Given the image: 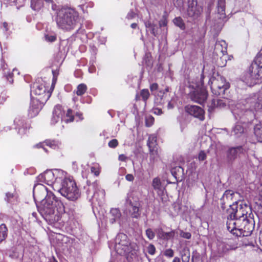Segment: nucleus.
I'll return each mask as SVG.
<instances>
[{"mask_svg":"<svg viewBox=\"0 0 262 262\" xmlns=\"http://www.w3.org/2000/svg\"><path fill=\"white\" fill-rule=\"evenodd\" d=\"M189 260V254L188 255H185L182 256V261L183 262H188Z\"/></svg>","mask_w":262,"mask_h":262,"instance_id":"nucleus-64","label":"nucleus"},{"mask_svg":"<svg viewBox=\"0 0 262 262\" xmlns=\"http://www.w3.org/2000/svg\"><path fill=\"white\" fill-rule=\"evenodd\" d=\"M31 93L38 96V98L36 99L42 100L43 102H47L50 97V94L47 92V89L42 83H34L31 89Z\"/></svg>","mask_w":262,"mask_h":262,"instance_id":"nucleus-11","label":"nucleus"},{"mask_svg":"<svg viewBox=\"0 0 262 262\" xmlns=\"http://www.w3.org/2000/svg\"><path fill=\"white\" fill-rule=\"evenodd\" d=\"M225 1L218 0L217 2V14L218 18L217 24L219 29H221L224 24L225 19L226 18L225 14Z\"/></svg>","mask_w":262,"mask_h":262,"instance_id":"nucleus-18","label":"nucleus"},{"mask_svg":"<svg viewBox=\"0 0 262 262\" xmlns=\"http://www.w3.org/2000/svg\"><path fill=\"white\" fill-rule=\"evenodd\" d=\"M46 102H43L42 100L37 99H32L29 109V113L31 114L37 115L42 109Z\"/></svg>","mask_w":262,"mask_h":262,"instance_id":"nucleus-21","label":"nucleus"},{"mask_svg":"<svg viewBox=\"0 0 262 262\" xmlns=\"http://www.w3.org/2000/svg\"><path fill=\"white\" fill-rule=\"evenodd\" d=\"M86 189V193L88 199L93 204L96 203L100 206L105 200V192L104 189L101 188L97 182L89 184L84 187Z\"/></svg>","mask_w":262,"mask_h":262,"instance_id":"nucleus-5","label":"nucleus"},{"mask_svg":"<svg viewBox=\"0 0 262 262\" xmlns=\"http://www.w3.org/2000/svg\"><path fill=\"white\" fill-rule=\"evenodd\" d=\"M47 188L43 185H37L33 189V197L34 201L36 204L39 203H41V201L43 200L45 198H47L49 194Z\"/></svg>","mask_w":262,"mask_h":262,"instance_id":"nucleus-16","label":"nucleus"},{"mask_svg":"<svg viewBox=\"0 0 262 262\" xmlns=\"http://www.w3.org/2000/svg\"><path fill=\"white\" fill-rule=\"evenodd\" d=\"M60 119L62 122L68 123L74 120L75 116H61Z\"/></svg>","mask_w":262,"mask_h":262,"instance_id":"nucleus-45","label":"nucleus"},{"mask_svg":"<svg viewBox=\"0 0 262 262\" xmlns=\"http://www.w3.org/2000/svg\"><path fill=\"white\" fill-rule=\"evenodd\" d=\"M87 90L86 85L84 83L79 84L77 88L76 94L78 96L83 95Z\"/></svg>","mask_w":262,"mask_h":262,"instance_id":"nucleus-40","label":"nucleus"},{"mask_svg":"<svg viewBox=\"0 0 262 262\" xmlns=\"http://www.w3.org/2000/svg\"><path fill=\"white\" fill-rule=\"evenodd\" d=\"M180 235L181 237L186 238V239H190L191 237V233L189 232H185L183 231H181L180 233Z\"/></svg>","mask_w":262,"mask_h":262,"instance_id":"nucleus-55","label":"nucleus"},{"mask_svg":"<svg viewBox=\"0 0 262 262\" xmlns=\"http://www.w3.org/2000/svg\"><path fill=\"white\" fill-rule=\"evenodd\" d=\"M38 180L40 182H45L48 185L52 186L54 190L55 188V178L54 170H48L44 173L40 174L38 177Z\"/></svg>","mask_w":262,"mask_h":262,"instance_id":"nucleus-17","label":"nucleus"},{"mask_svg":"<svg viewBox=\"0 0 262 262\" xmlns=\"http://www.w3.org/2000/svg\"><path fill=\"white\" fill-rule=\"evenodd\" d=\"M202 11V8L198 6L196 0H189L188 15L190 17H198Z\"/></svg>","mask_w":262,"mask_h":262,"instance_id":"nucleus-20","label":"nucleus"},{"mask_svg":"<svg viewBox=\"0 0 262 262\" xmlns=\"http://www.w3.org/2000/svg\"><path fill=\"white\" fill-rule=\"evenodd\" d=\"M210 87L214 95L222 96L225 94V91L229 88L230 84L224 77L217 75L216 77L212 78Z\"/></svg>","mask_w":262,"mask_h":262,"instance_id":"nucleus-7","label":"nucleus"},{"mask_svg":"<svg viewBox=\"0 0 262 262\" xmlns=\"http://www.w3.org/2000/svg\"><path fill=\"white\" fill-rule=\"evenodd\" d=\"M125 179L128 181L132 182L134 180V177L132 174H127L125 176Z\"/></svg>","mask_w":262,"mask_h":262,"instance_id":"nucleus-61","label":"nucleus"},{"mask_svg":"<svg viewBox=\"0 0 262 262\" xmlns=\"http://www.w3.org/2000/svg\"><path fill=\"white\" fill-rule=\"evenodd\" d=\"M47 146L54 149H57L61 147L62 144L61 142L56 140H47L44 143Z\"/></svg>","mask_w":262,"mask_h":262,"instance_id":"nucleus-29","label":"nucleus"},{"mask_svg":"<svg viewBox=\"0 0 262 262\" xmlns=\"http://www.w3.org/2000/svg\"><path fill=\"white\" fill-rule=\"evenodd\" d=\"M241 224V220L237 219L234 216H231V214H228L227 221V230L234 235L238 236V229Z\"/></svg>","mask_w":262,"mask_h":262,"instance_id":"nucleus-15","label":"nucleus"},{"mask_svg":"<svg viewBox=\"0 0 262 262\" xmlns=\"http://www.w3.org/2000/svg\"><path fill=\"white\" fill-rule=\"evenodd\" d=\"M169 92V88L166 87L164 90H159L157 92V93H154V95L157 97V98L160 99V102H163L165 97H166V93Z\"/></svg>","mask_w":262,"mask_h":262,"instance_id":"nucleus-35","label":"nucleus"},{"mask_svg":"<svg viewBox=\"0 0 262 262\" xmlns=\"http://www.w3.org/2000/svg\"><path fill=\"white\" fill-rule=\"evenodd\" d=\"M121 213L118 208H112L111 209L109 214V222L113 224L117 223L121 225Z\"/></svg>","mask_w":262,"mask_h":262,"instance_id":"nucleus-22","label":"nucleus"},{"mask_svg":"<svg viewBox=\"0 0 262 262\" xmlns=\"http://www.w3.org/2000/svg\"><path fill=\"white\" fill-rule=\"evenodd\" d=\"M66 113V110L62 105L57 104L55 106L53 111V115H64Z\"/></svg>","mask_w":262,"mask_h":262,"instance_id":"nucleus-39","label":"nucleus"},{"mask_svg":"<svg viewBox=\"0 0 262 262\" xmlns=\"http://www.w3.org/2000/svg\"><path fill=\"white\" fill-rule=\"evenodd\" d=\"M55 20L59 29L64 31H70L78 25L80 17L75 9L62 7L56 10Z\"/></svg>","mask_w":262,"mask_h":262,"instance_id":"nucleus-2","label":"nucleus"},{"mask_svg":"<svg viewBox=\"0 0 262 262\" xmlns=\"http://www.w3.org/2000/svg\"><path fill=\"white\" fill-rule=\"evenodd\" d=\"M91 172L94 173L95 176H97L99 174V169L97 166H93L91 168Z\"/></svg>","mask_w":262,"mask_h":262,"instance_id":"nucleus-54","label":"nucleus"},{"mask_svg":"<svg viewBox=\"0 0 262 262\" xmlns=\"http://www.w3.org/2000/svg\"><path fill=\"white\" fill-rule=\"evenodd\" d=\"M126 204L128 207L129 215L133 218L138 219L141 215V204L137 198L127 197Z\"/></svg>","mask_w":262,"mask_h":262,"instance_id":"nucleus-10","label":"nucleus"},{"mask_svg":"<svg viewBox=\"0 0 262 262\" xmlns=\"http://www.w3.org/2000/svg\"><path fill=\"white\" fill-rule=\"evenodd\" d=\"M164 255L169 257H172L173 256V251L171 249H166L164 252Z\"/></svg>","mask_w":262,"mask_h":262,"instance_id":"nucleus-53","label":"nucleus"},{"mask_svg":"<svg viewBox=\"0 0 262 262\" xmlns=\"http://www.w3.org/2000/svg\"><path fill=\"white\" fill-rule=\"evenodd\" d=\"M108 146L111 148H115L118 145V142L117 139L111 140L108 143Z\"/></svg>","mask_w":262,"mask_h":262,"instance_id":"nucleus-51","label":"nucleus"},{"mask_svg":"<svg viewBox=\"0 0 262 262\" xmlns=\"http://www.w3.org/2000/svg\"><path fill=\"white\" fill-rule=\"evenodd\" d=\"M220 47H222L221 50V53L224 55L227 53V44L224 40L217 41L215 43L214 46V50L216 54H218V50L220 49Z\"/></svg>","mask_w":262,"mask_h":262,"instance_id":"nucleus-28","label":"nucleus"},{"mask_svg":"<svg viewBox=\"0 0 262 262\" xmlns=\"http://www.w3.org/2000/svg\"><path fill=\"white\" fill-rule=\"evenodd\" d=\"M154 122V118L152 116H146L145 123L148 127L151 126Z\"/></svg>","mask_w":262,"mask_h":262,"instance_id":"nucleus-47","label":"nucleus"},{"mask_svg":"<svg viewBox=\"0 0 262 262\" xmlns=\"http://www.w3.org/2000/svg\"><path fill=\"white\" fill-rule=\"evenodd\" d=\"M60 116H53L51 119V123L55 124L60 119Z\"/></svg>","mask_w":262,"mask_h":262,"instance_id":"nucleus-59","label":"nucleus"},{"mask_svg":"<svg viewBox=\"0 0 262 262\" xmlns=\"http://www.w3.org/2000/svg\"><path fill=\"white\" fill-rule=\"evenodd\" d=\"M253 109L256 112L260 111V112L262 113V97L258 98V101L255 103L253 107L251 108V110Z\"/></svg>","mask_w":262,"mask_h":262,"instance_id":"nucleus-43","label":"nucleus"},{"mask_svg":"<svg viewBox=\"0 0 262 262\" xmlns=\"http://www.w3.org/2000/svg\"><path fill=\"white\" fill-rule=\"evenodd\" d=\"M159 155L158 148L149 149V166L152 168L156 162L158 161Z\"/></svg>","mask_w":262,"mask_h":262,"instance_id":"nucleus-27","label":"nucleus"},{"mask_svg":"<svg viewBox=\"0 0 262 262\" xmlns=\"http://www.w3.org/2000/svg\"><path fill=\"white\" fill-rule=\"evenodd\" d=\"M152 186L157 191L158 195H161L164 193V187L162 186L161 182L158 178H155L153 179Z\"/></svg>","mask_w":262,"mask_h":262,"instance_id":"nucleus-26","label":"nucleus"},{"mask_svg":"<svg viewBox=\"0 0 262 262\" xmlns=\"http://www.w3.org/2000/svg\"><path fill=\"white\" fill-rule=\"evenodd\" d=\"M127 239V236L123 233L118 234L116 237L115 249L120 255L130 252V244Z\"/></svg>","mask_w":262,"mask_h":262,"instance_id":"nucleus-8","label":"nucleus"},{"mask_svg":"<svg viewBox=\"0 0 262 262\" xmlns=\"http://www.w3.org/2000/svg\"><path fill=\"white\" fill-rule=\"evenodd\" d=\"M45 40L50 42H54L56 39V36L54 34H47L45 35Z\"/></svg>","mask_w":262,"mask_h":262,"instance_id":"nucleus-46","label":"nucleus"},{"mask_svg":"<svg viewBox=\"0 0 262 262\" xmlns=\"http://www.w3.org/2000/svg\"><path fill=\"white\" fill-rule=\"evenodd\" d=\"M198 159L199 161H203L206 159V154L204 151H201L198 155Z\"/></svg>","mask_w":262,"mask_h":262,"instance_id":"nucleus-52","label":"nucleus"},{"mask_svg":"<svg viewBox=\"0 0 262 262\" xmlns=\"http://www.w3.org/2000/svg\"><path fill=\"white\" fill-rule=\"evenodd\" d=\"M254 222L243 218L238 229V236H248L252 233L254 230Z\"/></svg>","mask_w":262,"mask_h":262,"instance_id":"nucleus-14","label":"nucleus"},{"mask_svg":"<svg viewBox=\"0 0 262 262\" xmlns=\"http://www.w3.org/2000/svg\"><path fill=\"white\" fill-rule=\"evenodd\" d=\"M173 3L176 7H181L183 5L182 0H173Z\"/></svg>","mask_w":262,"mask_h":262,"instance_id":"nucleus-58","label":"nucleus"},{"mask_svg":"<svg viewBox=\"0 0 262 262\" xmlns=\"http://www.w3.org/2000/svg\"><path fill=\"white\" fill-rule=\"evenodd\" d=\"M14 200V195L13 193L7 192L6 193L5 200L9 203H12Z\"/></svg>","mask_w":262,"mask_h":262,"instance_id":"nucleus-48","label":"nucleus"},{"mask_svg":"<svg viewBox=\"0 0 262 262\" xmlns=\"http://www.w3.org/2000/svg\"><path fill=\"white\" fill-rule=\"evenodd\" d=\"M173 23L175 25L179 27L182 30H184L185 28V24L182 18L180 17H176L173 19Z\"/></svg>","mask_w":262,"mask_h":262,"instance_id":"nucleus-42","label":"nucleus"},{"mask_svg":"<svg viewBox=\"0 0 262 262\" xmlns=\"http://www.w3.org/2000/svg\"><path fill=\"white\" fill-rule=\"evenodd\" d=\"M236 246L223 242H218L216 249L212 252L211 258L214 260L223 257L229 250L235 249Z\"/></svg>","mask_w":262,"mask_h":262,"instance_id":"nucleus-9","label":"nucleus"},{"mask_svg":"<svg viewBox=\"0 0 262 262\" xmlns=\"http://www.w3.org/2000/svg\"><path fill=\"white\" fill-rule=\"evenodd\" d=\"M254 134L258 141L262 142V121H259L255 125Z\"/></svg>","mask_w":262,"mask_h":262,"instance_id":"nucleus-30","label":"nucleus"},{"mask_svg":"<svg viewBox=\"0 0 262 262\" xmlns=\"http://www.w3.org/2000/svg\"><path fill=\"white\" fill-rule=\"evenodd\" d=\"M188 116H181V117L179 118V120L181 125H183V124L184 125V123H183V121L186 120V118Z\"/></svg>","mask_w":262,"mask_h":262,"instance_id":"nucleus-62","label":"nucleus"},{"mask_svg":"<svg viewBox=\"0 0 262 262\" xmlns=\"http://www.w3.org/2000/svg\"><path fill=\"white\" fill-rule=\"evenodd\" d=\"M244 149L242 146L235 147H230L226 152V159L229 163H232L241 153H243Z\"/></svg>","mask_w":262,"mask_h":262,"instance_id":"nucleus-19","label":"nucleus"},{"mask_svg":"<svg viewBox=\"0 0 262 262\" xmlns=\"http://www.w3.org/2000/svg\"><path fill=\"white\" fill-rule=\"evenodd\" d=\"M127 158L126 156H125L124 155L122 154L119 156V160L121 161H126Z\"/></svg>","mask_w":262,"mask_h":262,"instance_id":"nucleus-63","label":"nucleus"},{"mask_svg":"<svg viewBox=\"0 0 262 262\" xmlns=\"http://www.w3.org/2000/svg\"><path fill=\"white\" fill-rule=\"evenodd\" d=\"M37 207L41 215L50 224L58 222L64 211L62 203L52 192H49L48 196L37 205Z\"/></svg>","mask_w":262,"mask_h":262,"instance_id":"nucleus-1","label":"nucleus"},{"mask_svg":"<svg viewBox=\"0 0 262 262\" xmlns=\"http://www.w3.org/2000/svg\"><path fill=\"white\" fill-rule=\"evenodd\" d=\"M7 228L5 224L0 225V243L3 241L7 236Z\"/></svg>","mask_w":262,"mask_h":262,"instance_id":"nucleus-38","label":"nucleus"},{"mask_svg":"<svg viewBox=\"0 0 262 262\" xmlns=\"http://www.w3.org/2000/svg\"><path fill=\"white\" fill-rule=\"evenodd\" d=\"M67 113L66 115H70L73 113L74 114V115H76L82 114V113H81V112L75 111V110H73L71 108H68L67 110Z\"/></svg>","mask_w":262,"mask_h":262,"instance_id":"nucleus-56","label":"nucleus"},{"mask_svg":"<svg viewBox=\"0 0 262 262\" xmlns=\"http://www.w3.org/2000/svg\"><path fill=\"white\" fill-rule=\"evenodd\" d=\"M43 6V0H31V7L34 11H39Z\"/></svg>","mask_w":262,"mask_h":262,"instance_id":"nucleus-33","label":"nucleus"},{"mask_svg":"<svg viewBox=\"0 0 262 262\" xmlns=\"http://www.w3.org/2000/svg\"><path fill=\"white\" fill-rule=\"evenodd\" d=\"M147 250L149 254L154 255L156 252V248L154 245L150 244L147 247Z\"/></svg>","mask_w":262,"mask_h":262,"instance_id":"nucleus-50","label":"nucleus"},{"mask_svg":"<svg viewBox=\"0 0 262 262\" xmlns=\"http://www.w3.org/2000/svg\"><path fill=\"white\" fill-rule=\"evenodd\" d=\"M7 96L6 93H2L0 96V103H2L6 100Z\"/></svg>","mask_w":262,"mask_h":262,"instance_id":"nucleus-60","label":"nucleus"},{"mask_svg":"<svg viewBox=\"0 0 262 262\" xmlns=\"http://www.w3.org/2000/svg\"><path fill=\"white\" fill-rule=\"evenodd\" d=\"M147 144L149 149L158 148L157 147V136L154 134L150 135L148 137Z\"/></svg>","mask_w":262,"mask_h":262,"instance_id":"nucleus-34","label":"nucleus"},{"mask_svg":"<svg viewBox=\"0 0 262 262\" xmlns=\"http://www.w3.org/2000/svg\"><path fill=\"white\" fill-rule=\"evenodd\" d=\"M232 132L234 135L238 137L244 132V128L241 125H236L233 128Z\"/></svg>","mask_w":262,"mask_h":262,"instance_id":"nucleus-44","label":"nucleus"},{"mask_svg":"<svg viewBox=\"0 0 262 262\" xmlns=\"http://www.w3.org/2000/svg\"><path fill=\"white\" fill-rule=\"evenodd\" d=\"M158 85L156 83H152L150 86V90L153 93L154 95V93H156V91L158 90Z\"/></svg>","mask_w":262,"mask_h":262,"instance_id":"nucleus-57","label":"nucleus"},{"mask_svg":"<svg viewBox=\"0 0 262 262\" xmlns=\"http://www.w3.org/2000/svg\"><path fill=\"white\" fill-rule=\"evenodd\" d=\"M14 123H17L18 126H20L21 127L19 128L18 129V133L20 135L26 134V131H25V130L30 127V125L29 124H27V123H24L22 121H21L20 124H19L18 123L16 122V119L14 120Z\"/></svg>","mask_w":262,"mask_h":262,"instance_id":"nucleus-37","label":"nucleus"},{"mask_svg":"<svg viewBox=\"0 0 262 262\" xmlns=\"http://www.w3.org/2000/svg\"><path fill=\"white\" fill-rule=\"evenodd\" d=\"M238 194L234 192L231 190H227L224 193L222 198L221 199V208L224 210L227 207L231 208V205L236 201L235 198V195H238Z\"/></svg>","mask_w":262,"mask_h":262,"instance_id":"nucleus-13","label":"nucleus"},{"mask_svg":"<svg viewBox=\"0 0 262 262\" xmlns=\"http://www.w3.org/2000/svg\"><path fill=\"white\" fill-rule=\"evenodd\" d=\"M56 190L67 199L73 201L77 200L80 195L75 182L71 179H64L61 186Z\"/></svg>","mask_w":262,"mask_h":262,"instance_id":"nucleus-4","label":"nucleus"},{"mask_svg":"<svg viewBox=\"0 0 262 262\" xmlns=\"http://www.w3.org/2000/svg\"><path fill=\"white\" fill-rule=\"evenodd\" d=\"M189 97L192 101L202 104L207 99L208 93L206 89L203 86L190 93Z\"/></svg>","mask_w":262,"mask_h":262,"instance_id":"nucleus-12","label":"nucleus"},{"mask_svg":"<svg viewBox=\"0 0 262 262\" xmlns=\"http://www.w3.org/2000/svg\"><path fill=\"white\" fill-rule=\"evenodd\" d=\"M54 174L55 178V188L58 189L61 186V183L66 178V173L60 169H54Z\"/></svg>","mask_w":262,"mask_h":262,"instance_id":"nucleus-24","label":"nucleus"},{"mask_svg":"<svg viewBox=\"0 0 262 262\" xmlns=\"http://www.w3.org/2000/svg\"><path fill=\"white\" fill-rule=\"evenodd\" d=\"M185 111L188 115H204V110L197 105H187L185 107Z\"/></svg>","mask_w":262,"mask_h":262,"instance_id":"nucleus-25","label":"nucleus"},{"mask_svg":"<svg viewBox=\"0 0 262 262\" xmlns=\"http://www.w3.org/2000/svg\"><path fill=\"white\" fill-rule=\"evenodd\" d=\"M146 235L149 239H152L155 236V233L150 228H148L146 230Z\"/></svg>","mask_w":262,"mask_h":262,"instance_id":"nucleus-49","label":"nucleus"},{"mask_svg":"<svg viewBox=\"0 0 262 262\" xmlns=\"http://www.w3.org/2000/svg\"><path fill=\"white\" fill-rule=\"evenodd\" d=\"M145 25L147 31H150L155 36L158 34V27L156 25L151 23L149 21H147L145 23Z\"/></svg>","mask_w":262,"mask_h":262,"instance_id":"nucleus-31","label":"nucleus"},{"mask_svg":"<svg viewBox=\"0 0 262 262\" xmlns=\"http://www.w3.org/2000/svg\"><path fill=\"white\" fill-rule=\"evenodd\" d=\"M225 106L226 102L223 100L213 99L208 106V112L212 113L215 108H221Z\"/></svg>","mask_w":262,"mask_h":262,"instance_id":"nucleus-23","label":"nucleus"},{"mask_svg":"<svg viewBox=\"0 0 262 262\" xmlns=\"http://www.w3.org/2000/svg\"><path fill=\"white\" fill-rule=\"evenodd\" d=\"M149 92L148 89H143L141 91L139 97H141L142 99L146 102L149 96ZM139 97L138 95L136 96V98Z\"/></svg>","mask_w":262,"mask_h":262,"instance_id":"nucleus-41","label":"nucleus"},{"mask_svg":"<svg viewBox=\"0 0 262 262\" xmlns=\"http://www.w3.org/2000/svg\"><path fill=\"white\" fill-rule=\"evenodd\" d=\"M171 172L176 179L179 180L180 177L183 174V169L181 166H177L172 168Z\"/></svg>","mask_w":262,"mask_h":262,"instance_id":"nucleus-36","label":"nucleus"},{"mask_svg":"<svg viewBox=\"0 0 262 262\" xmlns=\"http://www.w3.org/2000/svg\"><path fill=\"white\" fill-rule=\"evenodd\" d=\"M243 81L249 86L262 81V53L255 57L249 69V72L243 77Z\"/></svg>","mask_w":262,"mask_h":262,"instance_id":"nucleus-3","label":"nucleus"},{"mask_svg":"<svg viewBox=\"0 0 262 262\" xmlns=\"http://www.w3.org/2000/svg\"><path fill=\"white\" fill-rule=\"evenodd\" d=\"M158 234L161 238L167 241L174 237L175 235V231L171 230L168 232H165L162 229H160L159 231Z\"/></svg>","mask_w":262,"mask_h":262,"instance_id":"nucleus-32","label":"nucleus"},{"mask_svg":"<svg viewBox=\"0 0 262 262\" xmlns=\"http://www.w3.org/2000/svg\"><path fill=\"white\" fill-rule=\"evenodd\" d=\"M250 211L251 208L245 202L239 201H235L232 205H231V208L227 209V214H230L231 216L241 220V222L243 218L247 219V215Z\"/></svg>","mask_w":262,"mask_h":262,"instance_id":"nucleus-6","label":"nucleus"}]
</instances>
